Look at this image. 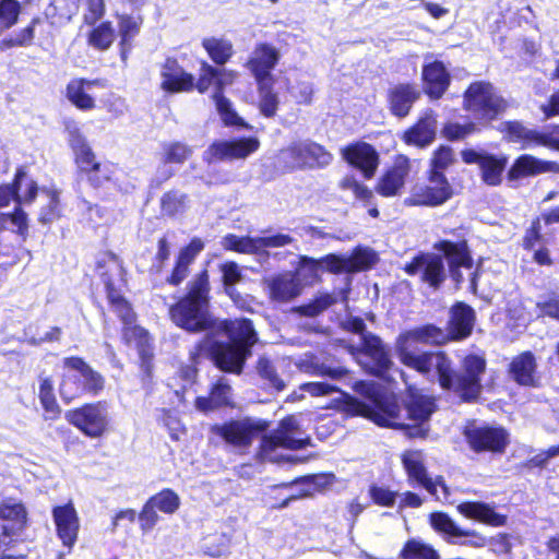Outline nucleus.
I'll use <instances>...</instances> for the list:
<instances>
[{"label": "nucleus", "instance_id": "f257e3e1", "mask_svg": "<svg viewBox=\"0 0 559 559\" xmlns=\"http://www.w3.org/2000/svg\"><path fill=\"white\" fill-rule=\"evenodd\" d=\"M176 325L187 331H207L204 347L211 349L216 366L240 373L257 334L250 320L217 321L209 313V275L199 273L190 283L187 296L170 308Z\"/></svg>", "mask_w": 559, "mask_h": 559}, {"label": "nucleus", "instance_id": "f03ea898", "mask_svg": "<svg viewBox=\"0 0 559 559\" xmlns=\"http://www.w3.org/2000/svg\"><path fill=\"white\" fill-rule=\"evenodd\" d=\"M445 338L443 331L435 325H425L406 331L396 340V354L401 362L427 379L438 380L440 386L459 394L463 400L476 399L480 393V376L486 368L481 356L468 355L462 364V372L453 370L452 361L443 352L416 354L413 349L419 343L439 344Z\"/></svg>", "mask_w": 559, "mask_h": 559}, {"label": "nucleus", "instance_id": "7ed1b4c3", "mask_svg": "<svg viewBox=\"0 0 559 559\" xmlns=\"http://www.w3.org/2000/svg\"><path fill=\"white\" fill-rule=\"evenodd\" d=\"M96 271L104 282L107 298L114 311L124 324L123 338L128 344L136 347L142 360V368L145 373L150 374L153 357L151 337L146 330L133 324L135 314L118 290V286L123 282V267L120 260L115 254L105 252L97 258Z\"/></svg>", "mask_w": 559, "mask_h": 559}, {"label": "nucleus", "instance_id": "20e7f679", "mask_svg": "<svg viewBox=\"0 0 559 559\" xmlns=\"http://www.w3.org/2000/svg\"><path fill=\"white\" fill-rule=\"evenodd\" d=\"M37 190L36 182L20 169L12 186H0V207L9 205L12 200L19 205L29 204L34 201ZM9 223L21 235L27 231V215L20 207H16L12 214L0 213V230L5 228Z\"/></svg>", "mask_w": 559, "mask_h": 559}, {"label": "nucleus", "instance_id": "39448f33", "mask_svg": "<svg viewBox=\"0 0 559 559\" xmlns=\"http://www.w3.org/2000/svg\"><path fill=\"white\" fill-rule=\"evenodd\" d=\"M332 160L333 155L311 140L294 141L276 156L277 166L284 170L323 168Z\"/></svg>", "mask_w": 559, "mask_h": 559}, {"label": "nucleus", "instance_id": "423d86ee", "mask_svg": "<svg viewBox=\"0 0 559 559\" xmlns=\"http://www.w3.org/2000/svg\"><path fill=\"white\" fill-rule=\"evenodd\" d=\"M349 326L355 333L359 334L360 337L361 348L356 356L358 364L361 365L366 371L376 376H382L392 364L389 350L378 336L365 331L366 324L362 319H352Z\"/></svg>", "mask_w": 559, "mask_h": 559}, {"label": "nucleus", "instance_id": "0eeeda50", "mask_svg": "<svg viewBox=\"0 0 559 559\" xmlns=\"http://www.w3.org/2000/svg\"><path fill=\"white\" fill-rule=\"evenodd\" d=\"M66 419L84 436L92 439L102 438L110 430V406L106 401L87 403L69 411Z\"/></svg>", "mask_w": 559, "mask_h": 559}, {"label": "nucleus", "instance_id": "6e6552de", "mask_svg": "<svg viewBox=\"0 0 559 559\" xmlns=\"http://www.w3.org/2000/svg\"><path fill=\"white\" fill-rule=\"evenodd\" d=\"M308 436L301 429L297 417L289 416L284 418L278 428L270 436L264 437L260 447V456L262 460L277 461L278 455L275 451L283 449H301L308 443Z\"/></svg>", "mask_w": 559, "mask_h": 559}, {"label": "nucleus", "instance_id": "1a4fd4ad", "mask_svg": "<svg viewBox=\"0 0 559 559\" xmlns=\"http://www.w3.org/2000/svg\"><path fill=\"white\" fill-rule=\"evenodd\" d=\"M464 108L480 120H492L507 108L495 87L484 81L472 83L464 94Z\"/></svg>", "mask_w": 559, "mask_h": 559}, {"label": "nucleus", "instance_id": "9d476101", "mask_svg": "<svg viewBox=\"0 0 559 559\" xmlns=\"http://www.w3.org/2000/svg\"><path fill=\"white\" fill-rule=\"evenodd\" d=\"M64 129L68 136L69 145L71 146L78 167L87 174L88 180L93 185H99L102 180L96 176L97 171H103L105 178H109L114 174L111 166L96 162V157L92 152L85 136L76 121L67 120Z\"/></svg>", "mask_w": 559, "mask_h": 559}, {"label": "nucleus", "instance_id": "9b49d317", "mask_svg": "<svg viewBox=\"0 0 559 559\" xmlns=\"http://www.w3.org/2000/svg\"><path fill=\"white\" fill-rule=\"evenodd\" d=\"M354 390L368 400V403L352 400L356 414L371 418L377 425L383 427L401 426L395 421L396 416L393 409H384L380 386L373 381H357Z\"/></svg>", "mask_w": 559, "mask_h": 559}, {"label": "nucleus", "instance_id": "f8f14e48", "mask_svg": "<svg viewBox=\"0 0 559 559\" xmlns=\"http://www.w3.org/2000/svg\"><path fill=\"white\" fill-rule=\"evenodd\" d=\"M404 468L408 477L423 486L437 500L448 502L451 493L442 476H428L424 465V454L418 450L405 451L402 455Z\"/></svg>", "mask_w": 559, "mask_h": 559}, {"label": "nucleus", "instance_id": "ddd939ff", "mask_svg": "<svg viewBox=\"0 0 559 559\" xmlns=\"http://www.w3.org/2000/svg\"><path fill=\"white\" fill-rule=\"evenodd\" d=\"M451 195L452 188L442 171L431 170L428 183L416 186L406 203L436 206L448 201Z\"/></svg>", "mask_w": 559, "mask_h": 559}, {"label": "nucleus", "instance_id": "4468645a", "mask_svg": "<svg viewBox=\"0 0 559 559\" xmlns=\"http://www.w3.org/2000/svg\"><path fill=\"white\" fill-rule=\"evenodd\" d=\"M260 147L257 138H241L231 141H216L203 153V159L209 163L245 159Z\"/></svg>", "mask_w": 559, "mask_h": 559}, {"label": "nucleus", "instance_id": "2eb2a0df", "mask_svg": "<svg viewBox=\"0 0 559 559\" xmlns=\"http://www.w3.org/2000/svg\"><path fill=\"white\" fill-rule=\"evenodd\" d=\"M464 433L469 447L476 452H502L508 444V433L501 427L471 424Z\"/></svg>", "mask_w": 559, "mask_h": 559}, {"label": "nucleus", "instance_id": "dca6fc26", "mask_svg": "<svg viewBox=\"0 0 559 559\" xmlns=\"http://www.w3.org/2000/svg\"><path fill=\"white\" fill-rule=\"evenodd\" d=\"M27 524V511L23 503L9 499L0 503V544L17 538Z\"/></svg>", "mask_w": 559, "mask_h": 559}, {"label": "nucleus", "instance_id": "f3484780", "mask_svg": "<svg viewBox=\"0 0 559 559\" xmlns=\"http://www.w3.org/2000/svg\"><path fill=\"white\" fill-rule=\"evenodd\" d=\"M404 271L412 276L419 275L421 282L433 288H438L445 278L443 259L433 253H419L405 264Z\"/></svg>", "mask_w": 559, "mask_h": 559}, {"label": "nucleus", "instance_id": "a211bd4d", "mask_svg": "<svg viewBox=\"0 0 559 559\" xmlns=\"http://www.w3.org/2000/svg\"><path fill=\"white\" fill-rule=\"evenodd\" d=\"M435 400L431 396L412 392L406 405L408 418L413 425H406L407 435L411 438H425L428 433L427 421L435 412Z\"/></svg>", "mask_w": 559, "mask_h": 559}, {"label": "nucleus", "instance_id": "6ab92c4d", "mask_svg": "<svg viewBox=\"0 0 559 559\" xmlns=\"http://www.w3.org/2000/svg\"><path fill=\"white\" fill-rule=\"evenodd\" d=\"M280 51L270 44H258L251 51L245 67L252 74L257 83L274 81L272 71L280 60Z\"/></svg>", "mask_w": 559, "mask_h": 559}, {"label": "nucleus", "instance_id": "aec40b11", "mask_svg": "<svg viewBox=\"0 0 559 559\" xmlns=\"http://www.w3.org/2000/svg\"><path fill=\"white\" fill-rule=\"evenodd\" d=\"M52 519L57 536L70 554L78 540L80 530V519L73 503L69 501L63 506L55 507Z\"/></svg>", "mask_w": 559, "mask_h": 559}, {"label": "nucleus", "instance_id": "412c9836", "mask_svg": "<svg viewBox=\"0 0 559 559\" xmlns=\"http://www.w3.org/2000/svg\"><path fill=\"white\" fill-rule=\"evenodd\" d=\"M507 132L512 141H522L525 148L542 145L559 151V126L546 132H539L514 121L507 123Z\"/></svg>", "mask_w": 559, "mask_h": 559}, {"label": "nucleus", "instance_id": "4be33fe9", "mask_svg": "<svg viewBox=\"0 0 559 559\" xmlns=\"http://www.w3.org/2000/svg\"><path fill=\"white\" fill-rule=\"evenodd\" d=\"M266 428L264 421L246 419L233 421L223 426L213 427V431L222 437L227 443L234 445H247L251 442L253 436Z\"/></svg>", "mask_w": 559, "mask_h": 559}, {"label": "nucleus", "instance_id": "5701e85b", "mask_svg": "<svg viewBox=\"0 0 559 559\" xmlns=\"http://www.w3.org/2000/svg\"><path fill=\"white\" fill-rule=\"evenodd\" d=\"M104 86L100 80L72 79L67 85L66 97L78 109L90 111L96 107L94 88Z\"/></svg>", "mask_w": 559, "mask_h": 559}, {"label": "nucleus", "instance_id": "b1692460", "mask_svg": "<svg viewBox=\"0 0 559 559\" xmlns=\"http://www.w3.org/2000/svg\"><path fill=\"white\" fill-rule=\"evenodd\" d=\"M411 160L404 155L395 158L393 166L381 177L377 191L383 197H393L400 193L409 175Z\"/></svg>", "mask_w": 559, "mask_h": 559}, {"label": "nucleus", "instance_id": "393cba45", "mask_svg": "<svg viewBox=\"0 0 559 559\" xmlns=\"http://www.w3.org/2000/svg\"><path fill=\"white\" fill-rule=\"evenodd\" d=\"M160 87L168 93L192 90L194 78L186 72L175 59H166L160 69Z\"/></svg>", "mask_w": 559, "mask_h": 559}, {"label": "nucleus", "instance_id": "a878e982", "mask_svg": "<svg viewBox=\"0 0 559 559\" xmlns=\"http://www.w3.org/2000/svg\"><path fill=\"white\" fill-rule=\"evenodd\" d=\"M63 369L75 371L80 374L82 382L83 395L91 394L93 396L98 395L105 385L104 377L92 369L82 358L80 357H67L63 359Z\"/></svg>", "mask_w": 559, "mask_h": 559}, {"label": "nucleus", "instance_id": "bb28decb", "mask_svg": "<svg viewBox=\"0 0 559 559\" xmlns=\"http://www.w3.org/2000/svg\"><path fill=\"white\" fill-rule=\"evenodd\" d=\"M436 116L431 110H427L421 115L416 124L403 133V141L407 145L426 147L433 142L436 138Z\"/></svg>", "mask_w": 559, "mask_h": 559}, {"label": "nucleus", "instance_id": "cd10ccee", "mask_svg": "<svg viewBox=\"0 0 559 559\" xmlns=\"http://www.w3.org/2000/svg\"><path fill=\"white\" fill-rule=\"evenodd\" d=\"M270 298L276 302H287L299 296L301 285L297 276L290 272L282 273L265 280Z\"/></svg>", "mask_w": 559, "mask_h": 559}, {"label": "nucleus", "instance_id": "c85d7f7f", "mask_svg": "<svg viewBox=\"0 0 559 559\" xmlns=\"http://www.w3.org/2000/svg\"><path fill=\"white\" fill-rule=\"evenodd\" d=\"M543 173H559V164L556 162L542 160L525 154L515 159L509 169L508 176L509 179L516 180Z\"/></svg>", "mask_w": 559, "mask_h": 559}, {"label": "nucleus", "instance_id": "c756f323", "mask_svg": "<svg viewBox=\"0 0 559 559\" xmlns=\"http://www.w3.org/2000/svg\"><path fill=\"white\" fill-rule=\"evenodd\" d=\"M343 157L355 167L362 170L366 178H371L378 167V154L374 148L366 143H357L345 147Z\"/></svg>", "mask_w": 559, "mask_h": 559}, {"label": "nucleus", "instance_id": "7c9ffc66", "mask_svg": "<svg viewBox=\"0 0 559 559\" xmlns=\"http://www.w3.org/2000/svg\"><path fill=\"white\" fill-rule=\"evenodd\" d=\"M423 80L425 92L431 98H440L450 84V74L444 64L433 61L424 66Z\"/></svg>", "mask_w": 559, "mask_h": 559}, {"label": "nucleus", "instance_id": "2f4dec72", "mask_svg": "<svg viewBox=\"0 0 559 559\" xmlns=\"http://www.w3.org/2000/svg\"><path fill=\"white\" fill-rule=\"evenodd\" d=\"M460 514L491 526H502L507 518L499 514L495 509L484 502H462L457 506Z\"/></svg>", "mask_w": 559, "mask_h": 559}, {"label": "nucleus", "instance_id": "473e14b6", "mask_svg": "<svg viewBox=\"0 0 559 559\" xmlns=\"http://www.w3.org/2000/svg\"><path fill=\"white\" fill-rule=\"evenodd\" d=\"M475 323V312L469 306L457 302L451 309L449 323V333L452 338H465L473 330Z\"/></svg>", "mask_w": 559, "mask_h": 559}, {"label": "nucleus", "instance_id": "72a5a7b5", "mask_svg": "<svg viewBox=\"0 0 559 559\" xmlns=\"http://www.w3.org/2000/svg\"><path fill=\"white\" fill-rule=\"evenodd\" d=\"M512 379L521 385H535L536 360L531 352H524L514 357L510 364Z\"/></svg>", "mask_w": 559, "mask_h": 559}, {"label": "nucleus", "instance_id": "f704fd0d", "mask_svg": "<svg viewBox=\"0 0 559 559\" xmlns=\"http://www.w3.org/2000/svg\"><path fill=\"white\" fill-rule=\"evenodd\" d=\"M332 475L319 474L309 475L304 478L296 480L292 487L295 492L292 493L283 503L282 507H286L289 501L296 500L302 497H309L318 491H321L325 487L332 484Z\"/></svg>", "mask_w": 559, "mask_h": 559}, {"label": "nucleus", "instance_id": "c9c22d12", "mask_svg": "<svg viewBox=\"0 0 559 559\" xmlns=\"http://www.w3.org/2000/svg\"><path fill=\"white\" fill-rule=\"evenodd\" d=\"M419 95V91L413 85L401 84L394 86L390 92V106L392 112L397 117L407 116Z\"/></svg>", "mask_w": 559, "mask_h": 559}, {"label": "nucleus", "instance_id": "e433bc0d", "mask_svg": "<svg viewBox=\"0 0 559 559\" xmlns=\"http://www.w3.org/2000/svg\"><path fill=\"white\" fill-rule=\"evenodd\" d=\"M347 263L346 255L328 254L320 260L301 257L298 273L302 272L305 269H309L312 274H316L317 271L323 266L332 273H349V264Z\"/></svg>", "mask_w": 559, "mask_h": 559}, {"label": "nucleus", "instance_id": "4c0bfd02", "mask_svg": "<svg viewBox=\"0 0 559 559\" xmlns=\"http://www.w3.org/2000/svg\"><path fill=\"white\" fill-rule=\"evenodd\" d=\"M80 0H51L45 14L53 25H63L76 15Z\"/></svg>", "mask_w": 559, "mask_h": 559}, {"label": "nucleus", "instance_id": "58836bf2", "mask_svg": "<svg viewBox=\"0 0 559 559\" xmlns=\"http://www.w3.org/2000/svg\"><path fill=\"white\" fill-rule=\"evenodd\" d=\"M435 248L444 253L451 267H472V258L465 242L454 243L442 240L438 242Z\"/></svg>", "mask_w": 559, "mask_h": 559}, {"label": "nucleus", "instance_id": "ea45409f", "mask_svg": "<svg viewBox=\"0 0 559 559\" xmlns=\"http://www.w3.org/2000/svg\"><path fill=\"white\" fill-rule=\"evenodd\" d=\"M297 367L305 373L313 377H328L331 379H340L346 374V370L342 367H330L320 362L313 356H305L299 359Z\"/></svg>", "mask_w": 559, "mask_h": 559}, {"label": "nucleus", "instance_id": "a19ab883", "mask_svg": "<svg viewBox=\"0 0 559 559\" xmlns=\"http://www.w3.org/2000/svg\"><path fill=\"white\" fill-rule=\"evenodd\" d=\"M38 397L45 413L47 414L46 417L48 419H56L61 409L57 403L53 381L50 377L44 374L39 376Z\"/></svg>", "mask_w": 559, "mask_h": 559}, {"label": "nucleus", "instance_id": "79ce46f5", "mask_svg": "<svg viewBox=\"0 0 559 559\" xmlns=\"http://www.w3.org/2000/svg\"><path fill=\"white\" fill-rule=\"evenodd\" d=\"M399 559H440V555L423 539L411 538L403 545Z\"/></svg>", "mask_w": 559, "mask_h": 559}, {"label": "nucleus", "instance_id": "37998d69", "mask_svg": "<svg viewBox=\"0 0 559 559\" xmlns=\"http://www.w3.org/2000/svg\"><path fill=\"white\" fill-rule=\"evenodd\" d=\"M141 25L142 19L140 16L124 14L118 16L119 35L121 37L120 46L122 59H126L127 51L130 49L131 46V41L140 32Z\"/></svg>", "mask_w": 559, "mask_h": 559}, {"label": "nucleus", "instance_id": "c03bdc74", "mask_svg": "<svg viewBox=\"0 0 559 559\" xmlns=\"http://www.w3.org/2000/svg\"><path fill=\"white\" fill-rule=\"evenodd\" d=\"M202 46L216 64H225L234 53L233 44L225 38H204Z\"/></svg>", "mask_w": 559, "mask_h": 559}, {"label": "nucleus", "instance_id": "a18cd8bd", "mask_svg": "<svg viewBox=\"0 0 559 559\" xmlns=\"http://www.w3.org/2000/svg\"><path fill=\"white\" fill-rule=\"evenodd\" d=\"M213 98L215 102L216 110L225 126L241 127L245 129L250 128L249 124H247L245 120L234 109L230 100L227 99L223 94L214 93Z\"/></svg>", "mask_w": 559, "mask_h": 559}, {"label": "nucleus", "instance_id": "49530a36", "mask_svg": "<svg viewBox=\"0 0 559 559\" xmlns=\"http://www.w3.org/2000/svg\"><path fill=\"white\" fill-rule=\"evenodd\" d=\"M259 94V109L265 117H273L278 108L280 99L274 92V81L257 83Z\"/></svg>", "mask_w": 559, "mask_h": 559}, {"label": "nucleus", "instance_id": "de8ad7c7", "mask_svg": "<svg viewBox=\"0 0 559 559\" xmlns=\"http://www.w3.org/2000/svg\"><path fill=\"white\" fill-rule=\"evenodd\" d=\"M80 374L64 369L59 384V394L66 403H71L83 395Z\"/></svg>", "mask_w": 559, "mask_h": 559}, {"label": "nucleus", "instance_id": "09e8293b", "mask_svg": "<svg viewBox=\"0 0 559 559\" xmlns=\"http://www.w3.org/2000/svg\"><path fill=\"white\" fill-rule=\"evenodd\" d=\"M41 198L46 203L40 209L38 219L43 224L52 223L61 216L59 192L52 189H43Z\"/></svg>", "mask_w": 559, "mask_h": 559}, {"label": "nucleus", "instance_id": "8fccbe9b", "mask_svg": "<svg viewBox=\"0 0 559 559\" xmlns=\"http://www.w3.org/2000/svg\"><path fill=\"white\" fill-rule=\"evenodd\" d=\"M506 165L507 159L504 157H496L493 155H487L484 157L481 165L479 166L484 181L490 186L499 185L501 182V175Z\"/></svg>", "mask_w": 559, "mask_h": 559}, {"label": "nucleus", "instance_id": "3c124183", "mask_svg": "<svg viewBox=\"0 0 559 559\" xmlns=\"http://www.w3.org/2000/svg\"><path fill=\"white\" fill-rule=\"evenodd\" d=\"M226 250H233L245 254H259L258 237L226 235L222 240Z\"/></svg>", "mask_w": 559, "mask_h": 559}, {"label": "nucleus", "instance_id": "603ef678", "mask_svg": "<svg viewBox=\"0 0 559 559\" xmlns=\"http://www.w3.org/2000/svg\"><path fill=\"white\" fill-rule=\"evenodd\" d=\"M192 154V150L181 142H168L163 144L160 160L164 164H182Z\"/></svg>", "mask_w": 559, "mask_h": 559}, {"label": "nucleus", "instance_id": "864d4df0", "mask_svg": "<svg viewBox=\"0 0 559 559\" xmlns=\"http://www.w3.org/2000/svg\"><path fill=\"white\" fill-rule=\"evenodd\" d=\"M115 39V31L109 22L100 23L88 34V44L99 50L108 49Z\"/></svg>", "mask_w": 559, "mask_h": 559}, {"label": "nucleus", "instance_id": "5fc2aeb1", "mask_svg": "<svg viewBox=\"0 0 559 559\" xmlns=\"http://www.w3.org/2000/svg\"><path fill=\"white\" fill-rule=\"evenodd\" d=\"M349 273L360 272L371 267L377 262V254L368 248H357L350 255H346Z\"/></svg>", "mask_w": 559, "mask_h": 559}, {"label": "nucleus", "instance_id": "6e6d98bb", "mask_svg": "<svg viewBox=\"0 0 559 559\" xmlns=\"http://www.w3.org/2000/svg\"><path fill=\"white\" fill-rule=\"evenodd\" d=\"M430 523L437 532L447 535V540L449 543L462 534L461 527H459L456 523L445 513H432L430 516Z\"/></svg>", "mask_w": 559, "mask_h": 559}, {"label": "nucleus", "instance_id": "4d7b16f0", "mask_svg": "<svg viewBox=\"0 0 559 559\" xmlns=\"http://www.w3.org/2000/svg\"><path fill=\"white\" fill-rule=\"evenodd\" d=\"M150 500L153 507H156L158 511L166 514L175 513L180 506V499L178 495L170 489L162 490L160 492L153 496Z\"/></svg>", "mask_w": 559, "mask_h": 559}, {"label": "nucleus", "instance_id": "13d9d810", "mask_svg": "<svg viewBox=\"0 0 559 559\" xmlns=\"http://www.w3.org/2000/svg\"><path fill=\"white\" fill-rule=\"evenodd\" d=\"M20 3L16 0H0V34L17 21Z\"/></svg>", "mask_w": 559, "mask_h": 559}, {"label": "nucleus", "instance_id": "bf43d9fd", "mask_svg": "<svg viewBox=\"0 0 559 559\" xmlns=\"http://www.w3.org/2000/svg\"><path fill=\"white\" fill-rule=\"evenodd\" d=\"M294 242L293 237L287 234H272L258 236L259 254H266L267 249L283 248Z\"/></svg>", "mask_w": 559, "mask_h": 559}, {"label": "nucleus", "instance_id": "052dcab7", "mask_svg": "<svg viewBox=\"0 0 559 559\" xmlns=\"http://www.w3.org/2000/svg\"><path fill=\"white\" fill-rule=\"evenodd\" d=\"M187 195L179 191H170L162 198V210L167 215H175L185 210Z\"/></svg>", "mask_w": 559, "mask_h": 559}, {"label": "nucleus", "instance_id": "680f3d73", "mask_svg": "<svg viewBox=\"0 0 559 559\" xmlns=\"http://www.w3.org/2000/svg\"><path fill=\"white\" fill-rule=\"evenodd\" d=\"M475 130L476 126L473 122H448L442 129V134L450 141H457L465 139L469 134L474 133Z\"/></svg>", "mask_w": 559, "mask_h": 559}, {"label": "nucleus", "instance_id": "e2e57ef3", "mask_svg": "<svg viewBox=\"0 0 559 559\" xmlns=\"http://www.w3.org/2000/svg\"><path fill=\"white\" fill-rule=\"evenodd\" d=\"M369 496L376 504L388 508L393 507L397 497H400L397 492L377 485L370 486Z\"/></svg>", "mask_w": 559, "mask_h": 559}, {"label": "nucleus", "instance_id": "0e129e2a", "mask_svg": "<svg viewBox=\"0 0 559 559\" xmlns=\"http://www.w3.org/2000/svg\"><path fill=\"white\" fill-rule=\"evenodd\" d=\"M257 369L259 374L263 379L267 380L269 383L277 391H282L285 388L284 381L276 374V371L269 359L264 357L260 358Z\"/></svg>", "mask_w": 559, "mask_h": 559}, {"label": "nucleus", "instance_id": "69168bd1", "mask_svg": "<svg viewBox=\"0 0 559 559\" xmlns=\"http://www.w3.org/2000/svg\"><path fill=\"white\" fill-rule=\"evenodd\" d=\"M335 302V298L329 294L321 295L312 302L299 307L298 311L307 317H316Z\"/></svg>", "mask_w": 559, "mask_h": 559}, {"label": "nucleus", "instance_id": "338daca9", "mask_svg": "<svg viewBox=\"0 0 559 559\" xmlns=\"http://www.w3.org/2000/svg\"><path fill=\"white\" fill-rule=\"evenodd\" d=\"M214 405L217 407L229 405L231 401V388L225 378H219L211 391Z\"/></svg>", "mask_w": 559, "mask_h": 559}, {"label": "nucleus", "instance_id": "774afa93", "mask_svg": "<svg viewBox=\"0 0 559 559\" xmlns=\"http://www.w3.org/2000/svg\"><path fill=\"white\" fill-rule=\"evenodd\" d=\"M461 533L460 536L451 540V544L472 548H483L487 545V538L476 531H465L461 528Z\"/></svg>", "mask_w": 559, "mask_h": 559}]
</instances>
